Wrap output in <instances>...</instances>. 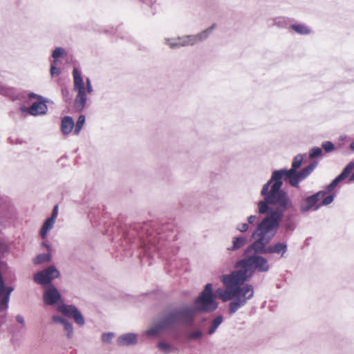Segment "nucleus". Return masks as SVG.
I'll return each instance as SVG.
<instances>
[{"mask_svg":"<svg viewBox=\"0 0 354 354\" xmlns=\"http://www.w3.org/2000/svg\"><path fill=\"white\" fill-rule=\"evenodd\" d=\"M138 342V335L133 333H124L120 335L117 339L118 346L135 345Z\"/></svg>","mask_w":354,"mask_h":354,"instance_id":"15","label":"nucleus"},{"mask_svg":"<svg viewBox=\"0 0 354 354\" xmlns=\"http://www.w3.org/2000/svg\"><path fill=\"white\" fill-rule=\"evenodd\" d=\"M59 276V271L54 266H50L42 271L38 272L34 276L35 281L40 285H46Z\"/></svg>","mask_w":354,"mask_h":354,"instance_id":"10","label":"nucleus"},{"mask_svg":"<svg viewBox=\"0 0 354 354\" xmlns=\"http://www.w3.org/2000/svg\"><path fill=\"white\" fill-rule=\"evenodd\" d=\"M42 246L44 247L45 248H46L48 251H50L51 250L50 245L46 242L42 243Z\"/></svg>","mask_w":354,"mask_h":354,"instance_id":"38","label":"nucleus"},{"mask_svg":"<svg viewBox=\"0 0 354 354\" xmlns=\"http://www.w3.org/2000/svg\"><path fill=\"white\" fill-rule=\"evenodd\" d=\"M58 216V205H55L53 207V212L49 218H48L43 223L40 230L39 236L41 239H45L49 231H50L55 223Z\"/></svg>","mask_w":354,"mask_h":354,"instance_id":"12","label":"nucleus"},{"mask_svg":"<svg viewBox=\"0 0 354 354\" xmlns=\"http://www.w3.org/2000/svg\"><path fill=\"white\" fill-rule=\"evenodd\" d=\"M222 322H223V317L221 315H218L216 317H215L211 323V326L208 330V334L209 335L214 334L215 333V331L216 330V329L218 328V327L222 323Z\"/></svg>","mask_w":354,"mask_h":354,"instance_id":"20","label":"nucleus"},{"mask_svg":"<svg viewBox=\"0 0 354 354\" xmlns=\"http://www.w3.org/2000/svg\"><path fill=\"white\" fill-rule=\"evenodd\" d=\"M248 242V239L243 236H234L232 238V246L229 247V251H235L243 248Z\"/></svg>","mask_w":354,"mask_h":354,"instance_id":"17","label":"nucleus"},{"mask_svg":"<svg viewBox=\"0 0 354 354\" xmlns=\"http://www.w3.org/2000/svg\"><path fill=\"white\" fill-rule=\"evenodd\" d=\"M64 331L65 332L66 337L68 339H71L73 337L74 331L73 324L67 320V322L62 325Z\"/></svg>","mask_w":354,"mask_h":354,"instance_id":"23","label":"nucleus"},{"mask_svg":"<svg viewBox=\"0 0 354 354\" xmlns=\"http://www.w3.org/2000/svg\"><path fill=\"white\" fill-rule=\"evenodd\" d=\"M187 309L190 310V316L194 322L197 313H212L218 308V302L213 293V286L212 283H207L203 290L196 298L194 306H185Z\"/></svg>","mask_w":354,"mask_h":354,"instance_id":"6","label":"nucleus"},{"mask_svg":"<svg viewBox=\"0 0 354 354\" xmlns=\"http://www.w3.org/2000/svg\"><path fill=\"white\" fill-rule=\"evenodd\" d=\"M245 257L235 263L240 270L221 276L220 280L225 289L219 288L216 293L223 301H231L229 304V313L234 314L243 307L254 296V288L250 284H245L252 277L254 270L267 272L270 270L268 261L260 254L254 252L246 253Z\"/></svg>","mask_w":354,"mask_h":354,"instance_id":"1","label":"nucleus"},{"mask_svg":"<svg viewBox=\"0 0 354 354\" xmlns=\"http://www.w3.org/2000/svg\"><path fill=\"white\" fill-rule=\"evenodd\" d=\"M52 321L55 324H58L62 326L67 322V319L59 315H53L52 316Z\"/></svg>","mask_w":354,"mask_h":354,"instance_id":"32","label":"nucleus"},{"mask_svg":"<svg viewBox=\"0 0 354 354\" xmlns=\"http://www.w3.org/2000/svg\"><path fill=\"white\" fill-rule=\"evenodd\" d=\"M29 97L30 98L37 99L38 101L40 100L44 99L41 96H40V95H39L37 94L33 93H31L29 94Z\"/></svg>","mask_w":354,"mask_h":354,"instance_id":"36","label":"nucleus"},{"mask_svg":"<svg viewBox=\"0 0 354 354\" xmlns=\"http://www.w3.org/2000/svg\"><path fill=\"white\" fill-rule=\"evenodd\" d=\"M349 148L353 152H354V140L350 144Z\"/></svg>","mask_w":354,"mask_h":354,"instance_id":"39","label":"nucleus"},{"mask_svg":"<svg viewBox=\"0 0 354 354\" xmlns=\"http://www.w3.org/2000/svg\"><path fill=\"white\" fill-rule=\"evenodd\" d=\"M203 335V332L201 330H189L187 333V338L191 340H196L201 339Z\"/></svg>","mask_w":354,"mask_h":354,"instance_id":"22","label":"nucleus"},{"mask_svg":"<svg viewBox=\"0 0 354 354\" xmlns=\"http://www.w3.org/2000/svg\"><path fill=\"white\" fill-rule=\"evenodd\" d=\"M236 229L241 233H245L248 231L249 225L247 223H240L236 226Z\"/></svg>","mask_w":354,"mask_h":354,"instance_id":"33","label":"nucleus"},{"mask_svg":"<svg viewBox=\"0 0 354 354\" xmlns=\"http://www.w3.org/2000/svg\"><path fill=\"white\" fill-rule=\"evenodd\" d=\"M158 348L164 353H168L171 350V346L167 342H160L158 345Z\"/></svg>","mask_w":354,"mask_h":354,"instance_id":"30","label":"nucleus"},{"mask_svg":"<svg viewBox=\"0 0 354 354\" xmlns=\"http://www.w3.org/2000/svg\"><path fill=\"white\" fill-rule=\"evenodd\" d=\"M354 169V162H350L343 169L342 173L338 175L329 185H328L326 187V194L328 192H332L337 186V185L348 177V176L351 174L352 171Z\"/></svg>","mask_w":354,"mask_h":354,"instance_id":"11","label":"nucleus"},{"mask_svg":"<svg viewBox=\"0 0 354 354\" xmlns=\"http://www.w3.org/2000/svg\"><path fill=\"white\" fill-rule=\"evenodd\" d=\"M74 129V121L70 116H64L61 120L60 130L63 135L70 134Z\"/></svg>","mask_w":354,"mask_h":354,"instance_id":"16","label":"nucleus"},{"mask_svg":"<svg viewBox=\"0 0 354 354\" xmlns=\"http://www.w3.org/2000/svg\"><path fill=\"white\" fill-rule=\"evenodd\" d=\"M73 76L74 82L73 89L77 93L74 101V109L76 111H81L86 104V94H91L93 92V87L88 77L86 79L85 86L81 72L77 68H73Z\"/></svg>","mask_w":354,"mask_h":354,"instance_id":"7","label":"nucleus"},{"mask_svg":"<svg viewBox=\"0 0 354 354\" xmlns=\"http://www.w3.org/2000/svg\"><path fill=\"white\" fill-rule=\"evenodd\" d=\"M322 147L326 152H331L335 149L333 143L330 141L324 142Z\"/></svg>","mask_w":354,"mask_h":354,"instance_id":"31","label":"nucleus"},{"mask_svg":"<svg viewBox=\"0 0 354 354\" xmlns=\"http://www.w3.org/2000/svg\"><path fill=\"white\" fill-rule=\"evenodd\" d=\"M16 321L21 324H24V319L23 316L20 315L16 316Z\"/></svg>","mask_w":354,"mask_h":354,"instance_id":"37","label":"nucleus"},{"mask_svg":"<svg viewBox=\"0 0 354 354\" xmlns=\"http://www.w3.org/2000/svg\"><path fill=\"white\" fill-rule=\"evenodd\" d=\"M114 337L115 333H104L102 335L101 340L103 343L110 344Z\"/></svg>","mask_w":354,"mask_h":354,"instance_id":"26","label":"nucleus"},{"mask_svg":"<svg viewBox=\"0 0 354 354\" xmlns=\"http://www.w3.org/2000/svg\"><path fill=\"white\" fill-rule=\"evenodd\" d=\"M216 27V24H213L211 26L196 35L179 37L181 47L193 46L198 42L205 41L209 37Z\"/></svg>","mask_w":354,"mask_h":354,"instance_id":"8","label":"nucleus"},{"mask_svg":"<svg viewBox=\"0 0 354 354\" xmlns=\"http://www.w3.org/2000/svg\"><path fill=\"white\" fill-rule=\"evenodd\" d=\"M48 111L44 99L40 100L32 104L28 109V113L33 116L44 115Z\"/></svg>","mask_w":354,"mask_h":354,"instance_id":"14","label":"nucleus"},{"mask_svg":"<svg viewBox=\"0 0 354 354\" xmlns=\"http://www.w3.org/2000/svg\"><path fill=\"white\" fill-rule=\"evenodd\" d=\"M334 200V196L333 195H329L326 197H325L322 202L321 203H319V205H321V206L324 205V206H326L329 204H330Z\"/></svg>","mask_w":354,"mask_h":354,"instance_id":"34","label":"nucleus"},{"mask_svg":"<svg viewBox=\"0 0 354 354\" xmlns=\"http://www.w3.org/2000/svg\"><path fill=\"white\" fill-rule=\"evenodd\" d=\"M43 299L46 305H57L56 308L58 312L73 319L77 325L82 326L85 324V319L82 313L76 306L64 304L61 294L55 286L50 285L45 288Z\"/></svg>","mask_w":354,"mask_h":354,"instance_id":"5","label":"nucleus"},{"mask_svg":"<svg viewBox=\"0 0 354 354\" xmlns=\"http://www.w3.org/2000/svg\"><path fill=\"white\" fill-rule=\"evenodd\" d=\"M178 324L192 325L190 310L185 306L168 308L159 313L152 321L150 328L145 331L147 335H156L174 328Z\"/></svg>","mask_w":354,"mask_h":354,"instance_id":"4","label":"nucleus"},{"mask_svg":"<svg viewBox=\"0 0 354 354\" xmlns=\"http://www.w3.org/2000/svg\"><path fill=\"white\" fill-rule=\"evenodd\" d=\"M165 44L168 46L170 48H179L181 47L180 41L179 39V37L176 38H165L163 40Z\"/></svg>","mask_w":354,"mask_h":354,"instance_id":"19","label":"nucleus"},{"mask_svg":"<svg viewBox=\"0 0 354 354\" xmlns=\"http://www.w3.org/2000/svg\"><path fill=\"white\" fill-rule=\"evenodd\" d=\"M57 62L55 61L51 62V66H50V75L51 77L57 76L60 73V69L57 67Z\"/></svg>","mask_w":354,"mask_h":354,"instance_id":"29","label":"nucleus"},{"mask_svg":"<svg viewBox=\"0 0 354 354\" xmlns=\"http://www.w3.org/2000/svg\"><path fill=\"white\" fill-rule=\"evenodd\" d=\"M261 194L263 200L259 201L258 211L261 214L267 215L252 233L254 241L245 249L247 254L252 252L257 253L264 248L276 235L285 212L294 207L291 199L278 196L269 192L266 188H262Z\"/></svg>","mask_w":354,"mask_h":354,"instance_id":"2","label":"nucleus"},{"mask_svg":"<svg viewBox=\"0 0 354 354\" xmlns=\"http://www.w3.org/2000/svg\"><path fill=\"white\" fill-rule=\"evenodd\" d=\"M257 220V215H251L250 216L248 217V225L250 224H254L256 221Z\"/></svg>","mask_w":354,"mask_h":354,"instance_id":"35","label":"nucleus"},{"mask_svg":"<svg viewBox=\"0 0 354 354\" xmlns=\"http://www.w3.org/2000/svg\"><path fill=\"white\" fill-rule=\"evenodd\" d=\"M85 123V116L81 115L78 117L76 124H74V133L78 135Z\"/></svg>","mask_w":354,"mask_h":354,"instance_id":"21","label":"nucleus"},{"mask_svg":"<svg viewBox=\"0 0 354 354\" xmlns=\"http://www.w3.org/2000/svg\"><path fill=\"white\" fill-rule=\"evenodd\" d=\"M143 3L150 7L152 10H156L158 6V0H140Z\"/></svg>","mask_w":354,"mask_h":354,"instance_id":"28","label":"nucleus"},{"mask_svg":"<svg viewBox=\"0 0 354 354\" xmlns=\"http://www.w3.org/2000/svg\"><path fill=\"white\" fill-rule=\"evenodd\" d=\"M290 28L299 35H305L311 32L310 28L302 24H292L291 25Z\"/></svg>","mask_w":354,"mask_h":354,"instance_id":"18","label":"nucleus"},{"mask_svg":"<svg viewBox=\"0 0 354 354\" xmlns=\"http://www.w3.org/2000/svg\"><path fill=\"white\" fill-rule=\"evenodd\" d=\"M51 259V255L50 253L41 254L37 255L34 259L35 264H41L45 262H49Z\"/></svg>","mask_w":354,"mask_h":354,"instance_id":"24","label":"nucleus"},{"mask_svg":"<svg viewBox=\"0 0 354 354\" xmlns=\"http://www.w3.org/2000/svg\"><path fill=\"white\" fill-rule=\"evenodd\" d=\"M322 154V149L319 147H314L312 148L309 152L310 158H315L317 157L321 156Z\"/></svg>","mask_w":354,"mask_h":354,"instance_id":"27","label":"nucleus"},{"mask_svg":"<svg viewBox=\"0 0 354 354\" xmlns=\"http://www.w3.org/2000/svg\"><path fill=\"white\" fill-rule=\"evenodd\" d=\"M66 52L65 49L62 47H57L55 48V50L52 53L53 61H55L57 62V59L66 55Z\"/></svg>","mask_w":354,"mask_h":354,"instance_id":"25","label":"nucleus"},{"mask_svg":"<svg viewBox=\"0 0 354 354\" xmlns=\"http://www.w3.org/2000/svg\"><path fill=\"white\" fill-rule=\"evenodd\" d=\"M288 250V245L285 243L278 242L269 246H265L257 254H280L281 257Z\"/></svg>","mask_w":354,"mask_h":354,"instance_id":"13","label":"nucleus"},{"mask_svg":"<svg viewBox=\"0 0 354 354\" xmlns=\"http://www.w3.org/2000/svg\"><path fill=\"white\" fill-rule=\"evenodd\" d=\"M305 154L297 155L292 161V167L290 169H281L274 170L270 179L263 185L262 188H266L269 192L281 198L290 199L288 193L281 189L282 179L288 180L289 184L294 187H298L299 183L307 178L317 166V163H310L309 165L297 171V169L301 165Z\"/></svg>","mask_w":354,"mask_h":354,"instance_id":"3","label":"nucleus"},{"mask_svg":"<svg viewBox=\"0 0 354 354\" xmlns=\"http://www.w3.org/2000/svg\"><path fill=\"white\" fill-rule=\"evenodd\" d=\"M21 110L22 112L28 111V109H27L25 106L21 107Z\"/></svg>","mask_w":354,"mask_h":354,"instance_id":"40","label":"nucleus"},{"mask_svg":"<svg viewBox=\"0 0 354 354\" xmlns=\"http://www.w3.org/2000/svg\"><path fill=\"white\" fill-rule=\"evenodd\" d=\"M326 194L325 191H319L316 194L304 198L300 203V211L302 213H306L309 211L318 210L321 205L318 201Z\"/></svg>","mask_w":354,"mask_h":354,"instance_id":"9","label":"nucleus"},{"mask_svg":"<svg viewBox=\"0 0 354 354\" xmlns=\"http://www.w3.org/2000/svg\"><path fill=\"white\" fill-rule=\"evenodd\" d=\"M0 93H1V94H5V93H6V91H4V89H3V88H1V89L0 90Z\"/></svg>","mask_w":354,"mask_h":354,"instance_id":"41","label":"nucleus"}]
</instances>
